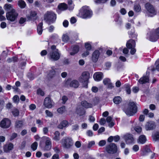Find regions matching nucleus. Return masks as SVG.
Masks as SVG:
<instances>
[{
    "mask_svg": "<svg viewBox=\"0 0 159 159\" xmlns=\"http://www.w3.org/2000/svg\"><path fill=\"white\" fill-rule=\"evenodd\" d=\"M43 23L41 22L40 23L37 27V32L38 34L39 35H41L42 34V31H43V29H42V26H43Z\"/></svg>",
    "mask_w": 159,
    "mask_h": 159,
    "instance_id": "obj_33",
    "label": "nucleus"
},
{
    "mask_svg": "<svg viewBox=\"0 0 159 159\" xmlns=\"http://www.w3.org/2000/svg\"><path fill=\"white\" fill-rule=\"evenodd\" d=\"M92 102V107L98 104L99 102V100H93Z\"/></svg>",
    "mask_w": 159,
    "mask_h": 159,
    "instance_id": "obj_53",
    "label": "nucleus"
},
{
    "mask_svg": "<svg viewBox=\"0 0 159 159\" xmlns=\"http://www.w3.org/2000/svg\"><path fill=\"white\" fill-rule=\"evenodd\" d=\"M75 146L77 148H79L81 147V143L80 141H76L75 144Z\"/></svg>",
    "mask_w": 159,
    "mask_h": 159,
    "instance_id": "obj_60",
    "label": "nucleus"
},
{
    "mask_svg": "<svg viewBox=\"0 0 159 159\" xmlns=\"http://www.w3.org/2000/svg\"><path fill=\"white\" fill-rule=\"evenodd\" d=\"M103 82L105 85L109 88L112 89L113 87L111 82L110 80L108 78L104 79L103 81Z\"/></svg>",
    "mask_w": 159,
    "mask_h": 159,
    "instance_id": "obj_20",
    "label": "nucleus"
},
{
    "mask_svg": "<svg viewBox=\"0 0 159 159\" xmlns=\"http://www.w3.org/2000/svg\"><path fill=\"white\" fill-rule=\"evenodd\" d=\"M106 144V141L104 140H102L99 141L98 143L99 146L100 147L104 146Z\"/></svg>",
    "mask_w": 159,
    "mask_h": 159,
    "instance_id": "obj_50",
    "label": "nucleus"
},
{
    "mask_svg": "<svg viewBox=\"0 0 159 159\" xmlns=\"http://www.w3.org/2000/svg\"><path fill=\"white\" fill-rule=\"evenodd\" d=\"M23 126V122L22 121L18 120L16 122L15 126L16 128H20Z\"/></svg>",
    "mask_w": 159,
    "mask_h": 159,
    "instance_id": "obj_37",
    "label": "nucleus"
},
{
    "mask_svg": "<svg viewBox=\"0 0 159 159\" xmlns=\"http://www.w3.org/2000/svg\"><path fill=\"white\" fill-rule=\"evenodd\" d=\"M11 120L8 118H5L3 119L0 123V126L1 127L7 129L9 128L11 125Z\"/></svg>",
    "mask_w": 159,
    "mask_h": 159,
    "instance_id": "obj_12",
    "label": "nucleus"
},
{
    "mask_svg": "<svg viewBox=\"0 0 159 159\" xmlns=\"http://www.w3.org/2000/svg\"><path fill=\"white\" fill-rule=\"evenodd\" d=\"M149 73L147 72L146 75H143L138 81V83L141 84H143L148 83L149 82Z\"/></svg>",
    "mask_w": 159,
    "mask_h": 159,
    "instance_id": "obj_15",
    "label": "nucleus"
},
{
    "mask_svg": "<svg viewBox=\"0 0 159 159\" xmlns=\"http://www.w3.org/2000/svg\"><path fill=\"white\" fill-rule=\"evenodd\" d=\"M37 14V12L36 11H31L30 12V16H27L28 18L30 19H34L36 17V16Z\"/></svg>",
    "mask_w": 159,
    "mask_h": 159,
    "instance_id": "obj_28",
    "label": "nucleus"
},
{
    "mask_svg": "<svg viewBox=\"0 0 159 159\" xmlns=\"http://www.w3.org/2000/svg\"><path fill=\"white\" fill-rule=\"evenodd\" d=\"M106 122V121L104 118H101L100 121L99 123L101 125H104Z\"/></svg>",
    "mask_w": 159,
    "mask_h": 159,
    "instance_id": "obj_54",
    "label": "nucleus"
},
{
    "mask_svg": "<svg viewBox=\"0 0 159 159\" xmlns=\"http://www.w3.org/2000/svg\"><path fill=\"white\" fill-rule=\"evenodd\" d=\"M78 82L75 80H72L70 84V86L75 88H77L79 86Z\"/></svg>",
    "mask_w": 159,
    "mask_h": 159,
    "instance_id": "obj_32",
    "label": "nucleus"
},
{
    "mask_svg": "<svg viewBox=\"0 0 159 159\" xmlns=\"http://www.w3.org/2000/svg\"><path fill=\"white\" fill-rule=\"evenodd\" d=\"M18 13L15 10L12 11H9L6 13V16L7 19L11 22L14 21L17 17Z\"/></svg>",
    "mask_w": 159,
    "mask_h": 159,
    "instance_id": "obj_7",
    "label": "nucleus"
},
{
    "mask_svg": "<svg viewBox=\"0 0 159 159\" xmlns=\"http://www.w3.org/2000/svg\"><path fill=\"white\" fill-rule=\"evenodd\" d=\"M89 54V51L86 50L82 54V56L83 57H85L88 56Z\"/></svg>",
    "mask_w": 159,
    "mask_h": 159,
    "instance_id": "obj_51",
    "label": "nucleus"
},
{
    "mask_svg": "<svg viewBox=\"0 0 159 159\" xmlns=\"http://www.w3.org/2000/svg\"><path fill=\"white\" fill-rule=\"evenodd\" d=\"M155 64L156 65V69L158 71H159V59H158L156 62Z\"/></svg>",
    "mask_w": 159,
    "mask_h": 159,
    "instance_id": "obj_56",
    "label": "nucleus"
},
{
    "mask_svg": "<svg viewBox=\"0 0 159 159\" xmlns=\"http://www.w3.org/2000/svg\"><path fill=\"white\" fill-rule=\"evenodd\" d=\"M133 150L136 152L139 150V147L138 145H134L133 147Z\"/></svg>",
    "mask_w": 159,
    "mask_h": 159,
    "instance_id": "obj_62",
    "label": "nucleus"
},
{
    "mask_svg": "<svg viewBox=\"0 0 159 159\" xmlns=\"http://www.w3.org/2000/svg\"><path fill=\"white\" fill-rule=\"evenodd\" d=\"M76 22V18L74 17H72L70 19V22L71 24H73L75 23Z\"/></svg>",
    "mask_w": 159,
    "mask_h": 159,
    "instance_id": "obj_58",
    "label": "nucleus"
},
{
    "mask_svg": "<svg viewBox=\"0 0 159 159\" xmlns=\"http://www.w3.org/2000/svg\"><path fill=\"white\" fill-rule=\"evenodd\" d=\"M138 106L139 105L136 103L130 102L128 104L127 108L124 110V112L128 116H133L137 112Z\"/></svg>",
    "mask_w": 159,
    "mask_h": 159,
    "instance_id": "obj_1",
    "label": "nucleus"
},
{
    "mask_svg": "<svg viewBox=\"0 0 159 159\" xmlns=\"http://www.w3.org/2000/svg\"><path fill=\"white\" fill-rule=\"evenodd\" d=\"M44 104L48 108H51L53 105L51 100H44Z\"/></svg>",
    "mask_w": 159,
    "mask_h": 159,
    "instance_id": "obj_24",
    "label": "nucleus"
},
{
    "mask_svg": "<svg viewBox=\"0 0 159 159\" xmlns=\"http://www.w3.org/2000/svg\"><path fill=\"white\" fill-rule=\"evenodd\" d=\"M25 145V142L24 141L23 142L20 146V149H23Z\"/></svg>",
    "mask_w": 159,
    "mask_h": 159,
    "instance_id": "obj_63",
    "label": "nucleus"
},
{
    "mask_svg": "<svg viewBox=\"0 0 159 159\" xmlns=\"http://www.w3.org/2000/svg\"><path fill=\"white\" fill-rule=\"evenodd\" d=\"M95 142L94 141H91L89 142L88 146V148H91L93 145L95 144Z\"/></svg>",
    "mask_w": 159,
    "mask_h": 159,
    "instance_id": "obj_52",
    "label": "nucleus"
},
{
    "mask_svg": "<svg viewBox=\"0 0 159 159\" xmlns=\"http://www.w3.org/2000/svg\"><path fill=\"white\" fill-rule=\"evenodd\" d=\"M100 55L98 50H96L93 53L91 57V60L93 62H96L98 61Z\"/></svg>",
    "mask_w": 159,
    "mask_h": 159,
    "instance_id": "obj_16",
    "label": "nucleus"
},
{
    "mask_svg": "<svg viewBox=\"0 0 159 159\" xmlns=\"http://www.w3.org/2000/svg\"><path fill=\"white\" fill-rule=\"evenodd\" d=\"M148 38L151 41H156L159 38V27L152 30L148 34Z\"/></svg>",
    "mask_w": 159,
    "mask_h": 159,
    "instance_id": "obj_5",
    "label": "nucleus"
},
{
    "mask_svg": "<svg viewBox=\"0 0 159 159\" xmlns=\"http://www.w3.org/2000/svg\"><path fill=\"white\" fill-rule=\"evenodd\" d=\"M90 78L89 73L86 71L83 72L79 78V81L81 83L87 84L88 80Z\"/></svg>",
    "mask_w": 159,
    "mask_h": 159,
    "instance_id": "obj_9",
    "label": "nucleus"
},
{
    "mask_svg": "<svg viewBox=\"0 0 159 159\" xmlns=\"http://www.w3.org/2000/svg\"><path fill=\"white\" fill-rule=\"evenodd\" d=\"M79 14L81 18H86L91 17L93 15V13L88 7L85 6L81 8Z\"/></svg>",
    "mask_w": 159,
    "mask_h": 159,
    "instance_id": "obj_2",
    "label": "nucleus"
},
{
    "mask_svg": "<svg viewBox=\"0 0 159 159\" xmlns=\"http://www.w3.org/2000/svg\"><path fill=\"white\" fill-rule=\"evenodd\" d=\"M139 88L137 87H134L132 88V91L134 93H137L139 91Z\"/></svg>",
    "mask_w": 159,
    "mask_h": 159,
    "instance_id": "obj_55",
    "label": "nucleus"
},
{
    "mask_svg": "<svg viewBox=\"0 0 159 159\" xmlns=\"http://www.w3.org/2000/svg\"><path fill=\"white\" fill-rule=\"evenodd\" d=\"M29 108L30 110H33L36 108V107L35 104H33L30 105Z\"/></svg>",
    "mask_w": 159,
    "mask_h": 159,
    "instance_id": "obj_64",
    "label": "nucleus"
},
{
    "mask_svg": "<svg viewBox=\"0 0 159 159\" xmlns=\"http://www.w3.org/2000/svg\"><path fill=\"white\" fill-rule=\"evenodd\" d=\"M66 111V109L65 106L62 107L57 110L58 112L60 114H62L64 113Z\"/></svg>",
    "mask_w": 159,
    "mask_h": 159,
    "instance_id": "obj_39",
    "label": "nucleus"
},
{
    "mask_svg": "<svg viewBox=\"0 0 159 159\" xmlns=\"http://www.w3.org/2000/svg\"><path fill=\"white\" fill-rule=\"evenodd\" d=\"M56 14L52 11H48L44 14V20L49 23L54 22L56 19Z\"/></svg>",
    "mask_w": 159,
    "mask_h": 159,
    "instance_id": "obj_4",
    "label": "nucleus"
},
{
    "mask_svg": "<svg viewBox=\"0 0 159 159\" xmlns=\"http://www.w3.org/2000/svg\"><path fill=\"white\" fill-rule=\"evenodd\" d=\"M41 139L45 141V149L47 150H49L51 147V139L47 136H43L42 137Z\"/></svg>",
    "mask_w": 159,
    "mask_h": 159,
    "instance_id": "obj_13",
    "label": "nucleus"
},
{
    "mask_svg": "<svg viewBox=\"0 0 159 159\" xmlns=\"http://www.w3.org/2000/svg\"><path fill=\"white\" fill-rule=\"evenodd\" d=\"M106 150L108 153L113 154L117 152V148L115 144L111 143L106 146Z\"/></svg>",
    "mask_w": 159,
    "mask_h": 159,
    "instance_id": "obj_10",
    "label": "nucleus"
},
{
    "mask_svg": "<svg viewBox=\"0 0 159 159\" xmlns=\"http://www.w3.org/2000/svg\"><path fill=\"white\" fill-rule=\"evenodd\" d=\"M4 13H0V21H2V20H6V18L5 17L3 16V15L4 14Z\"/></svg>",
    "mask_w": 159,
    "mask_h": 159,
    "instance_id": "obj_59",
    "label": "nucleus"
},
{
    "mask_svg": "<svg viewBox=\"0 0 159 159\" xmlns=\"http://www.w3.org/2000/svg\"><path fill=\"white\" fill-rule=\"evenodd\" d=\"M145 7L148 11L146 14L147 16L152 17L156 14V12L154 7L150 3H146L145 5Z\"/></svg>",
    "mask_w": 159,
    "mask_h": 159,
    "instance_id": "obj_8",
    "label": "nucleus"
},
{
    "mask_svg": "<svg viewBox=\"0 0 159 159\" xmlns=\"http://www.w3.org/2000/svg\"><path fill=\"white\" fill-rule=\"evenodd\" d=\"M151 151L148 148H146L142 152L141 154L142 156H144L147 153Z\"/></svg>",
    "mask_w": 159,
    "mask_h": 159,
    "instance_id": "obj_49",
    "label": "nucleus"
},
{
    "mask_svg": "<svg viewBox=\"0 0 159 159\" xmlns=\"http://www.w3.org/2000/svg\"><path fill=\"white\" fill-rule=\"evenodd\" d=\"M4 9L6 11H12L13 10H15L13 8V6L9 4H6L4 5Z\"/></svg>",
    "mask_w": 159,
    "mask_h": 159,
    "instance_id": "obj_23",
    "label": "nucleus"
},
{
    "mask_svg": "<svg viewBox=\"0 0 159 159\" xmlns=\"http://www.w3.org/2000/svg\"><path fill=\"white\" fill-rule=\"evenodd\" d=\"M76 112L79 116H83L85 113V111L84 109L81 106L77 107Z\"/></svg>",
    "mask_w": 159,
    "mask_h": 159,
    "instance_id": "obj_18",
    "label": "nucleus"
},
{
    "mask_svg": "<svg viewBox=\"0 0 159 159\" xmlns=\"http://www.w3.org/2000/svg\"><path fill=\"white\" fill-rule=\"evenodd\" d=\"M127 48L129 49H131L130 53L132 55H134L136 52V50L134 48L135 46V41L132 39L128 41L126 44Z\"/></svg>",
    "mask_w": 159,
    "mask_h": 159,
    "instance_id": "obj_11",
    "label": "nucleus"
},
{
    "mask_svg": "<svg viewBox=\"0 0 159 159\" xmlns=\"http://www.w3.org/2000/svg\"><path fill=\"white\" fill-rule=\"evenodd\" d=\"M0 26L1 28L4 29L7 26V24L4 22H2L0 25Z\"/></svg>",
    "mask_w": 159,
    "mask_h": 159,
    "instance_id": "obj_61",
    "label": "nucleus"
},
{
    "mask_svg": "<svg viewBox=\"0 0 159 159\" xmlns=\"http://www.w3.org/2000/svg\"><path fill=\"white\" fill-rule=\"evenodd\" d=\"M37 94L39 95H40L42 96L44 95V92L41 89H39L37 90Z\"/></svg>",
    "mask_w": 159,
    "mask_h": 159,
    "instance_id": "obj_47",
    "label": "nucleus"
},
{
    "mask_svg": "<svg viewBox=\"0 0 159 159\" xmlns=\"http://www.w3.org/2000/svg\"><path fill=\"white\" fill-rule=\"evenodd\" d=\"M145 127L147 130H151L156 128V125L154 121H151L146 123Z\"/></svg>",
    "mask_w": 159,
    "mask_h": 159,
    "instance_id": "obj_14",
    "label": "nucleus"
},
{
    "mask_svg": "<svg viewBox=\"0 0 159 159\" xmlns=\"http://www.w3.org/2000/svg\"><path fill=\"white\" fill-rule=\"evenodd\" d=\"M51 51L49 54V57L50 59L53 61L58 60L60 57V54L58 49L56 48L55 46L53 45L51 47Z\"/></svg>",
    "mask_w": 159,
    "mask_h": 159,
    "instance_id": "obj_3",
    "label": "nucleus"
},
{
    "mask_svg": "<svg viewBox=\"0 0 159 159\" xmlns=\"http://www.w3.org/2000/svg\"><path fill=\"white\" fill-rule=\"evenodd\" d=\"M125 139L126 143L128 144L132 143L134 141L132 135L130 134L126 135L125 136Z\"/></svg>",
    "mask_w": 159,
    "mask_h": 159,
    "instance_id": "obj_21",
    "label": "nucleus"
},
{
    "mask_svg": "<svg viewBox=\"0 0 159 159\" xmlns=\"http://www.w3.org/2000/svg\"><path fill=\"white\" fill-rule=\"evenodd\" d=\"M12 113L14 116H17L19 115V112L17 109H16L12 111Z\"/></svg>",
    "mask_w": 159,
    "mask_h": 159,
    "instance_id": "obj_48",
    "label": "nucleus"
},
{
    "mask_svg": "<svg viewBox=\"0 0 159 159\" xmlns=\"http://www.w3.org/2000/svg\"><path fill=\"white\" fill-rule=\"evenodd\" d=\"M68 3L69 5V10H73L74 8V5L72 4V1L71 0H68Z\"/></svg>",
    "mask_w": 159,
    "mask_h": 159,
    "instance_id": "obj_41",
    "label": "nucleus"
},
{
    "mask_svg": "<svg viewBox=\"0 0 159 159\" xmlns=\"http://www.w3.org/2000/svg\"><path fill=\"white\" fill-rule=\"evenodd\" d=\"M68 122L66 120H63L58 125V128L60 129H63L64 127H66L68 125Z\"/></svg>",
    "mask_w": 159,
    "mask_h": 159,
    "instance_id": "obj_26",
    "label": "nucleus"
},
{
    "mask_svg": "<svg viewBox=\"0 0 159 159\" xmlns=\"http://www.w3.org/2000/svg\"><path fill=\"white\" fill-rule=\"evenodd\" d=\"M54 137L53 138V139L56 141H59L60 139V132L58 131H56L54 134Z\"/></svg>",
    "mask_w": 159,
    "mask_h": 159,
    "instance_id": "obj_29",
    "label": "nucleus"
},
{
    "mask_svg": "<svg viewBox=\"0 0 159 159\" xmlns=\"http://www.w3.org/2000/svg\"><path fill=\"white\" fill-rule=\"evenodd\" d=\"M69 39L68 36L66 34H64L62 37V41L64 42H67Z\"/></svg>",
    "mask_w": 159,
    "mask_h": 159,
    "instance_id": "obj_44",
    "label": "nucleus"
},
{
    "mask_svg": "<svg viewBox=\"0 0 159 159\" xmlns=\"http://www.w3.org/2000/svg\"><path fill=\"white\" fill-rule=\"evenodd\" d=\"M124 87L125 88V90L128 94H129L131 93V90L129 85L128 84H125Z\"/></svg>",
    "mask_w": 159,
    "mask_h": 159,
    "instance_id": "obj_40",
    "label": "nucleus"
},
{
    "mask_svg": "<svg viewBox=\"0 0 159 159\" xmlns=\"http://www.w3.org/2000/svg\"><path fill=\"white\" fill-rule=\"evenodd\" d=\"M112 119V118L110 116L107 117L106 119V121L109 123V126L110 127H112L114 125V123L111 121Z\"/></svg>",
    "mask_w": 159,
    "mask_h": 159,
    "instance_id": "obj_34",
    "label": "nucleus"
},
{
    "mask_svg": "<svg viewBox=\"0 0 159 159\" xmlns=\"http://www.w3.org/2000/svg\"><path fill=\"white\" fill-rule=\"evenodd\" d=\"M45 113L48 116L52 117V113L48 110L45 111Z\"/></svg>",
    "mask_w": 159,
    "mask_h": 159,
    "instance_id": "obj_57",
    "label": "nucleus"
},
{
    "mask_svg": "<svg viewBox=\"0 0 159 159\" xmlns=\"http://www.w3.org/2000/svg\"><path fill=\"white\" fill-rule=\"evenodd\" d=\"M152 137L153 139L155 141L159 139V132H156L152 135Z\"/></svg>",
    "mask_w": 159,
    "mask_h": 159,
    "instance_id": "obj_38",
    "label": "nucleus"
},
{
    "mask_svg": "<svg viewBox=\"0 0 159 159\" xmlns=\"http://www.w3.org/2000/svg\"><path fill=\"white\" fill-rule=\"evenodd\" d=\"M62 147L65 148H69L73 145L72 139L69 137H65L61 140Z\"/></svg>",
    "mask_w": 159,
    "mask_h": 159,
    "instance_id": "obj_6",
    "label": "nucleus"
},
{
    "mask_svg": "<svg viewBox=\"0 0 159 159\" xmlns=\"http://www.w3.org/2000/svg\"><path fill=\"white\" fill-rule=\"evenodd\" d=\"M134 9L136 12H139L141 10V7L138 4L135 5L134 6Z\"/></svg>",
    "mask_w": 159,
    "mask_h": 159,
    "instance_id": "obj_46",
    "label": "nucleus"
},
{
    "mask_svg": "<svg viewBox=\"0 0 159 159\" xmlns=\"http://www.w3.org/2000/svg\"><path fill=\"white\" fill-rule=\"evenodd\" d=\"M146 141V139L144 135H141L139 136V141L141 143H144Z\"/></svg>",
    "mask_w": 159,
    "mask_h": 159,
    "instance_id": "obj_35",
    "label": "nucleus"
},
{
    "mask_svg": "<svg viewBox=\"0 0 159 159\" xmlns=\"http://www.w3.org/2000/svg\"><path fill=\"white\" fill-rule=\"evenodd\" d=\"M13 148V145L12 143L6 144L3 146V149L5 152H8Z\"/></svg>",
    "mask_w": 159,
    "mask_h": 159,
    "instance_id": "obj_19",
    "label": "nucleus"
},
{
    "mask_svg": "<svg viewBox=\"0 0 159 159\" xmlns=\"http://www.w3.org/2000/svg\"><path fill=\"white\" fill-rule=\"evenodd\" d=\"M131 130L132 131L134 130L138 133H139L142 131V128L139 126H136L135 124H134L132 125Z\"/></svg>",
    "mask_w": 159,
    "mask_h": 159,
    "instance_id": "obj_27",
    "label": "nucleus"
},
{
    "mask_svg": "<svg viewBox=\"0 0 159 159\" xmlns=\"http://www.w3.org/2000/svg\"><path fill=\"white\" fill-rule=\"evenodd\" d=\"M18 5L21 8H24L26 6L25 2L23 0H19L18 2Z\"/></svg>",
    "mask_w": 159,
    "mask_h": 159,
    "instance_id": "obj_31",
    "label": "nucleus"
},
{
    "mask_svg": "<svg viewBox=\"0 0 159 159\" xmlns=\"http://www.w3.org/2000/svg\"><path fill=\"white\" fill-rule=\"evenodd\" d=\"M58 7L59 10L61 11H64L67 8V5L65 3H63L59 4Z\"/></svg>",
    "mask_w": 159,
    "mask_h": 159,
    "instance_id": "obj_30",
    "label": "nucleus"
},
{
    "mask_svg": "<svg viewBox=\"0 0 159 159\" xmlns=\"http://www.w3.org/2000/svg\"><path fill=\"white\" fill-rule=\"evenodd\" d=\"M55 74V70L53 68H52L51 70L49 71L48 73V76L49 78H52L54 75Z\"/></svg>",
    "mask_w": 159,
    "mask_h": 159,
    "instance_id": "obj_36",
    "label": "nucleus"
},
{
    "mask_svg": "<svg viewBox=\"0 0 159 159\" xmlns=\"http://www.w3.org/2000/svg\"><path fill=\"white\" fill-rule=\"evenodd\" d=\"M85 47L87 50L90 51L91 48V46L90 44L88 42L85 44Z\"/></svg>",
    "mask_w": 159,
    "mask_h": 159,
    "instance_id": "obj_45",
    "label": "nucleus"
},
{
    "mask_svg": "<svg viewBox=\"0 0 159 159\" xmlns=\"http://www.w3.org/2000/svg\"><path fill=\"white\" fill-rule=\"evenodd\" d=\"M26 20V19L25 17H20L19 21V23L20 24H24Z\"/></svg>",
    "mask_w": 159,
    "mask_h": 159,
    "instance_id": "obj_43",
    "label": "nucleus"
},
{
    "mask_svg": "<svg viewBox=\"0 0 159 159\" xmlns=\"http://www.w3.org/2000/svg\"><path fill=\"white\" fill-rule=\"evenodd\" d=\"M72 52L70 54L71 55H74L78 53L79 51V47L78 45H74L71 48Z\"/></svg>",
    "mask_w": 159,
    "mask_h": 159,
    "instance_id": "obj_22",
    "label": "nucleus"
},
{
    "mask_svg": "<svg viewBox=\"0 0 159 159\" xmlns=\"http://www.w3.org/2000/svg\"><path fill=\"white\" fill-rule=\"evenodd\" d=\"M103 77V74L101 72H98L95 73L93 75L94 80L96 81L101 80Z\"/></svg>",
    "mask_w": 159,
    "mask_h": 159,
    "instance_id": "obj_17",
    "label": "nucleus"
},
{
    "mask_svg": "<svg viewBox=\"0 0 159 159\" xmlns=\"http://www.w3.org/2000/svg\"><path fill=\"white\" fill-rule=\"evenodd\" d=\"M38 143L37 142H34L31 145V148L33 151L35 150L37 148L38 146Z\"/></svg>",
    "mask_w": 159,
    "mask_h": 159,
    "instance_id": "obj_42",
    "label": "nucleus"
},
{
    "mask_svg": "<svg viewBox=\"0 0 159 159\" xmlns=\"http://www.w3.org/2000/svg\"><path fill=\"white\" fill-rule=\"evenodd\" d=\"M81 104L83 107L86 108H89L92 107L91 103L88 102L86 100H83L81 102Z\"/></svg>",
    "mask_w": 159,
    "mask_h": 159,
    "instance_id": "obj_25",
    "label": "nucleus"
}]
</instances>
